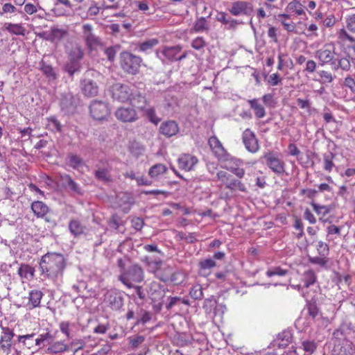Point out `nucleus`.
<instances>
[{
	"label": "nucleus",
	"instance_id": "1",
	"mask_svg": "<svg viewBox=\"0 0 355 355\" xmlns=\"http://www.w3.org/2000/svg\"><path fill=\"white\" fill-rule=\"evenodd\" d=\"M67 261L60 253L48 252L43 255L40 262L42 275L55 279L62 277Z\"/></svg>",
	"mask_w": 355,
	"mask_h": 355
},
{
	"label": "nucleus",
	"instance_id": "2",
	"mask_svg": "<svg viewBox=\"0 0 355 355\" xmlns=\"http://www.w3.org/2000/svg\"><path fill=\"white\" fill-rule=\"evenodd\" d=\"M145 274L143 268L138 263L129 266L123 273H120L118 279L127 288L135 287V284L141 283L144 280Z\"/></svg>",
	"mask_w": 355,
	"mask_h": 355
},
{
	"label": "nucleus",
	"instance_id": "3",
	"mask_svg": "<svg viewBox=\"0 0 355 355\" xmlns=\"http://www.w3.org/2000/svg\"><path fill=\"white\" fill-rule=\"evenodd\" d=\"M121 66L127 73L136 74L141 67L142 59L130 52L124 51L120 55Z\"/></svg>",
	"mask_w": 355,
	"mask_h": 355
},
{
	"label": "nucleus",
	"instance_id": "4",
	"mask_svg": "<svg viewBox=\"0 0 355 355\" xmlns=\"http://www.w3.org/2000/svg\"><path fill=\"white\" fill-rule=\"evenodd\" d=\"M264 164L277 175L282 176L286 172V164L277 153L267 152L261 157Z\"/></svg>",
	"mask_w": 355,
	"mask_h": 355
},
{
	"label": "nucleus",
	"instance_id": "5",
	"mask_svg": "<svg viewBox=\"0 0 355 355\" xmlns=\"http://www.w3.org/2000/svg\"><path fill=\"white\" fill-rule=\"evenodd\" d=\"M315 58L322 67L329 64L331 67L336 60L335 47L331 44H325L315 52Z\"/></svg>",
	"mask_w": 355,
	"mask_h": 355
},
{
	"label": "nucleus",
	"instance_id": "6",
	"mask_svg": "<svg viewBox=\"0 0 355 355\" xmlns=\"http://www.w3.org/2000/svg\"><path fill=\"white\" fill-rule=\"evenodd\" d=\"M89 112L94 120L103 121L110 115L107 103L101 101H93L89 105Z\"/></svg>",
	"mask_w": 355,
	"mask_h": 355
},
{
	"label": "nucleus",
	"instance_id": "7",
	"mask_svg": "<svg viewBox=\"0 0 355 355\" xmlns=\"http://www.w3.org/2000/svg\"><path fill=\"white\" fill-rule=\"evenodd\" d=\"M110 92L113 99L120 102L128 101L132 94V89L128 85L119 83L112 85Z\"/></svg>",
	"mask_w": 355,
	"mask_h": 355
},
{
	"label": "nucleus",
	"instance_id": "8",
	"mask_svg": "<svg viewBox=\"0 0 355 355\" xmlns=\"http://www.w3.org/2000/svg\"><path fill=\"white\" fill-rule=\"evenodd\" d=\"M181 50L182 47L179 45L173 46H164L156 51V55L163 63L166 62H172L176 61V55Z\"/></svg>",
	"mask_w": 355,
	"mask_h": 355
},
{
	"label": "nucleus",
	"instance_id": "9",
	"mask_svg": "<svg viewBox=\"0 0 355 355\" xmlns=\"http://www.w3.org/2000/svg\"><path fill=\"white\" fill-rule=\"evenodd\" d=\"M228 11L234 16L250 15L253 11L252 4L245 1H236L232 3Z\"/></svg>",
	"mask_w": 355,
	"mask_h": 355
},
{
	"label": "nucleus",
	"instance_id": "10",
	"mask_svg": "<svg viewBox=\"0 0 355 355\" xmlns=\"http://www.w3.org/2000/svg\"><path fill=\"white\" fill-rule=\"evenodd\" d=\"M104 302L112 310L118 311L123 305V297L121 293L111 290L105 295Z\"/></svg>",
	"mask_w": 355,
	"mask_h": 355
},
{
	"label": "nucleus",
	"instance_id": "11",
	"mask_svg": "<svg viewBox=\"0 0 355 355\" xmlns=\"http://www.w3.org/2000/svg\"><path fill=\"white\" fill-rule=\"evenodd\" d=\"M128 348L130 350H137L139 352L135 355H146L148 349L144 343L145 337L142 335H135L128 338Z\"/></svg>",
	"mask_w": 355,
	"mask_h": 355
},
{
	"label": "nucleus",
	"instance_id": "12",
	"mask_svg": "<svg viewBox=\"0 0 355 355\" xmlns=\"http://www.w3.org/2000/svg\"><path fill=\"white\" fill-rule=\"evenodd\" d=\"M116 119L124 123L135 122L138 119L136 110L132 107H121L115 112Z\"/></svg>",
	"mask_w": 355,
	"mask_h": 355
},
{
	"label": "nucleus",
	"instance_id": "13",
	"mask_svg": "<svg viewBox=\"0 0 355 355\" xmlns=\"http://www.w3.org/2000/svg\"><path fill=\"white\" fill-rule=\"evenodd\" d=\"M208 143L211 150L220 161L228 160L230 155L216 137H211L209 139Z\"/></svg>",
	"mask_w": 355,
	"mask_h": 355
},
{
	"label": "nucleus",
	"instance_id": "14",
	"mask_svg": "<svg viewBox=\"0 0 355 355\" xmlns=\"http://www.w3.org/2000/svg\"><path fill=\"white\" fill-rule=\"evenodd\" d=\"M243 143L248 151L254 153L259 148L258 140L255 134L250 129H246L242 135Z\"/></svg>",
	"mask_w": 355,
	"mask_h": 355
},
{
	"label": "nucleus",
	"instance_id": "15",
	"mask_svg": "<svg viewBox=\"0 0 355 355\" xmlns=\"http://www.w3.org/2000/svg\"><path fill=\"white\" fill-rule=\"evenodd\" d=\"M43 295V293L41 291H31L28 293V300L23 302V306L28 310L39 307Z\"/></svg>",
	"mask_w": 355,
	"mask_h": 355
},
{
	"label": "nucleus",
	"instance_id": "16",
	"mask_svg": "<svg viewBox=\"0 0 355 355\" xmlns=\"http://www.w3.org/2000/svg\"><path fill=\"white\" fill-rule=\"evenodd\" d=\"M80 89L83 95L91 98L97 95L98 87L96 82L89 78H85L80 82Z\"/></svg>",
	"mask_w": 355,
	"mask_h": 355
},
{
	"label": "nucleus",
	"instance_id": "17",
	"mask_svg": "<svg viewBox=\"0 0 355 355\" xmlns=\"http://www.w3.org/2000/svg\"><path fill=\"white\" fill-rule=\"evenodd\" d=\"M78 99L71 94H64L60 102V106L62 111L65 114H73L77 106Z\"/></svg>",
	"mask_w": 355,
	"mask_h": 355
},
{
	"label": "nucleus",
	"instance_id": "18",
	"mask_svg": "<svg viewBox=\"0 0 355 355\" xmlns=\"http://www.w3.org/2000/svg\"><path fill=\"white\" fill-rule=\"evenodd\" d=\"M83 36L89 48H95L100 44L99 40L93 33V27L91 24H86L83 26Z\"/></svg>",
	"mask_w": 355,
	"mask_h": 355
},
{
	"label": "nucleus",
	"instance_id": "19",
	"mask_svg": "<svg viewBox=\"0 0 355 355\" xmlns=\"http://www.w3.org/2000/svg\"><path fill=\"white\" fill-rule=\"evenodd\" d=\"M3 335L0 339V349L6 354L10 352L11 341L15 334L13 331L8 327H2Z\"/></svg>",
	"mask_w": 355,
	"mask_h": 355
},
{
	"label": "nucleus",
	"instance_id": "20",
	"mask_svg": "<svg viewBox=\"0 0 355 355\" xmlns=\"http://www.w3.org/2000/svg\"><path fill=\"white\" fill-rule=\"evenodd\" d=\"M159 132L166 137H171L179 132L178 124L173 120L164 121L159 127Z\"/></svg>",
	"mask_w": 355,
	"mask_h": 355
},
{
	"label": "nucleus",
	"instance_id": "21",
	"mask_svg": "<svg viewBox=\"0 0 355 355\" xmlns=\"http://www.w3.org/2000/svg\"><path fill=\"white\" fill-rule=\"evenodd\" d=\"M198 159L189 154H183L178 158V166L180 168L189 171L193 169L198 163Z\"/></svg>",
	"mask_w": 355,
	"mask_h": 355
},
{
	"label": "nucleus",
	"instance_id": "22",
	"mask_svg": "<svg viewBox=\"0 0 355 355\" xmlns=\"http://www.w3.org/2000/svg\"><path fill=\"white\" fill-rule=\"evenodd\" d=\"M3 30L7 31L10 35L17 36H24L26 33V28L20 23L5 22L3 24Z\"/></svg>",
	"mask_w": 355,
	"mask_h": 355
},
{
	"label": "nucleus",
	"instance_id": "23",
	"mask_svg": "<svg viewBox=\"0 0 355 355\" xmlns=\"http://www.w3.org/2000/svg\"><path fill=\"white\" fill-rule=\"evenodd\" d=\"M76 55V59L71 58V61L66 65V71L72 76L79 70L80 64L78 61L83 58V53L80 49L74 50L72 52Z\"/></svg>",
	"mask_w": 355,
	"mask_h": 355
},
{
	"label": "nucleus",
	"instance_id": "24",
	"mask_svg": "<svg viewBox=\"0 0 355 355\" xmlns=\"http://www.w3.org/2000/svg\"><path fill=\"white\" fill-rule=\"evenodd\" d=\"M69 230L70 233L74 236L78 237L83 234L86 230V227L78 218H72L69 223Z\"/></svg>",
	"mask_w": 355,
	"mask_h": 355
},
{
	"label": "nucleus",
	"instance_id": "25",
	"mask_svg": "<svg viewBox=\"0 0 355 355\" xmlns=\"http://www.w3.org/2000/svg\"><path fill=\"white\" fill-rule=\"evenodd\" d=\"M132 106L137 107L139 110H144L147 105V101L144 96L138 92L137 90H132V94H131L129 100Z\"/></svg>",
	"mask_w": 355,
	"mask_h": 355
},
{
	"label": "nucleus",
	"instance_id": "26",
	"mask_svg": "<svg viewBox=\"0 0 355 355\" xmlns=\"http://www.w3.org/2000/svg\"><path fill=\"white\" fill-rule=\"evenodd\" d=\"M216 266V262L212 258L200 260L198 263L199 273L207 276L210 273V269Z\"/></svg>",
	"mask_w": 355,
	"mask_h": 355
},
{
	"label": "nucleus",
	"instance_id": "27",
	"mask_svg": "<svg viewBox=\"0 0 355 355\" xmlns=\"http://www.w3.org/2000/svg\"><path fill=\"white\" fill-rule=\"evenodd\" d=\"M31 209L37 218L44 217L49 211L48 206L42 201H35L31 205Z\"/></svg>",
	"mask_w": 355,
	"mask_h": 355
},
{
	"label": "nucleus",
	"instance_id": "28",
	"mask_svg": "<svg viewBox=\"0 0 355 355\" xmlns=\"http://www.w3.org/2000/svg\"><path fill=\"white\" fill-rule=\"evenodd\" d=\"M17 12L21 13L14 5L11 3H5L2 5L0 10V16H3L7 19H11L17 15Z\"/></svg>",
	"mask_w": 355,
	"mask_h": 355
},
{
	"label": "nucleus",
	"instance_id": "29",
	"mask_svg": "<svg viewBox=\"0 0 355 355\" xmlns=\"http://www.w3.org/2000/svg\"><path fill=\"white\" fill-rule=\"evenodd\" d=\"M250 108L254 111V115L258 119L263 118L266 116V110L263 106L259 102L257 98L248 100Z\"/></svg>",
	"mask_w": 355,
	"mask_h": 355
},
{
	"label": "nucleus",
	"instance_id": "30",
	"mask_svg": "<svg viewBox=\"0 0 355 355\" xmlns=\"http://www.w3.org/2000/svg\"><path fill=\"white\" fill-rule=\"evenodd\" d=\"M167 167L163 164H156L151 166L148 171V175L151 178L157 179L160 175L166 173Z\"/></svg>",
	"mask_w": 355,
	"mask_h": 355
},
{
	"label": "nucleus",
	"instance_id": "31",
	"mask_svg": "<svg viewBox=\"0 0 355 355\" xmlns=\"http://www.w3.org/2000/svg\"><path fill=\"white\" fill-rule=\"evenodd\" d=\"M218 21L221 22L224 25L227 26L228 29H235L238 24H239L238 20L227 17V15L225 12H220L219 14Z\"/></svg>",
	"mask_w": 355,
	"mask_h": 355
},
{
	"label": "nucleus",
	"instance_id": "32",
	"mask_svg": "<svg viewBox=\"0 0 355 355\" xmlns=\"http://www.w3.org/2000/svg\"><path fill=\"white\" fill-rule=\"evenodd\" d=\"M35 269L28 264H21L18 270L19 275L24 279L31 280L34 277Z\"/></svg>",
	"mask_w": 355,
	"mask_h": 355
},
{
	"label": "nucleus",
	"instance_id": "33",
	"mask_svg": "<svg viewBox=\"0 0 355 355\" xmlns=\"http://www.w3.org/2000/svg\"><path fill=\"white\" fill-rule=\"evenodd\" d=\"M351 68V64L349 59L346 57L336 58L334 64H333L332 69L337 71L339 69L348 71Z\"/></svg>",
	"mask_w": 355,
	"mask_h": 355
},
{
	"label": "nucleus",
	"instance_id": "34",
	"mask_svg": "<svg viewBox=\"0 0 355 355\" xmlns=\"http://www.w3.org/2000/svg\"><path fill=\"white\" fill-rule=\"evenodd\" d=\"M352 329V327L351 324H342L338 329L334 331V336L338 339L346 338L347 335L350 333Z\"/></svg>",
	"mask_w": 355,
	"mask_h": 355
},
{
	"label": "nucleus",
	"instance_id": "35",
	"mask_svg": "<svg viewBox=\"0 0 355 355\" xmlns=\"http://www.w3.org/2000/svg\"><path fill=\"white\" fill-rule=\"evenodd\" d=\"M290 19V15L287 14H279L277 19L284 26V29L288 32H293L295 29V24L294 22H288L287 19Z\"/></svg>",
	"mask_w": 355,
	"mask_h": 355
},
{
	"label": "nucleus",
	"instance_id": "36",
	"mask_svg": "<svg viewBox=\"0 0 355 355\" xmlns=\"http://www.w3.org/2000/svg\"><path fill=\"white\" fill-rule=\"evenodd\" d=\"M225 187L226 188L229 189L231 191L238 189L242 192L247 191V188L245 187L244 184L242 183L241 181L240 180L232 178V176L230 178V180L225 182Z\"/></svg>",
	"mask_w": 355,
	"mask_h": 355
},
{
	"label": "nucleus",
	"instance_id": "37",
	"mask_svg": "<svg viewBox=\"0 0 355 355\" xmlns=\"http://www.w3.org/2000/svg\"><path fill=\"white\" fill-rule=\"evenodd\" d=\"M335 154L330 151L323 154V168L324 171L328 172H331L332 171L333 168L335 166V164L333 162L334 159L335 158Z\"/></svg>",
	"mask_w": 355,
	"mask_h": 355
},
{
	"label": "nucleus",
	"instance_id": "38",
	"mask_svg": "<svg viewBox=\"0 0 355 355\" xmlns=\"http://www.w3.org/2000/svg\"><path fill=\"white\" fill-rule=\"evenodd\" d=\"M316 280V276L315 272L309 270L306 271L302 277L303 287L308 288L309 286L313 284Z\"/></svg>",
	"mask_w": 355,
	"mask_h": 355
},
{
	"label": "nucleus",
	"instance_id": "39",
	"mask_svg": "<svg viewBox=\"0 0 355 355\" xmlns=\"http://www.w3.org/2000/svg\"><path fill=\"white\" fill-rule=\"evenodd\" d=\"M149 295L153 301L158 300L162 297V291L161 290L160 286L158 283L153 282L150 284Z\"/></svg>",
	"mask_w": 355,
	"mask_h": 355
},
{
	"label": "nucleus",
	"instance_id": "40",
	"mask_svg": "<svg viewBox=\"0 0 355 355\" xmlns=\"http://www.w3.org/2000/svg\"><path fill=\"white\" fill-rule=\"evenodd\" d=\"M62 180L65 183V186L70 189V190L76 193H80V189L78 184L75 182L69 175L62 176Z\"/></svg>",
	"mask_w": 355,
	"mask_h": 355
},
{
	"label": "nucleus",
	"instance_id": "41",
	"mask_svg": "<svg viewBox=\"0 0 355 355\" xmlns=\"http://www.w3.org/2000/svg\"><path fill=\"white\" fill-rule=\"evenodd\" d=\"M53 340V338L49 333H46L44 334H41L39 338L35 340V345L38 347H41V345H49Z\"/></svg>",
	"mask_w": 355,
	"mask_h": 355
},
{
	"label": "nucleus",
	"instance_id": "42",
	"mask_svg": "<svg viewBox=\"0 0 355 355\" xmlns=\"http://www.w3.org/2000/svg\"><path fill=\"white\" fill-rule=\"evenodd\" d=\"M69 165L74 169H78L83 165V159L76 155L70 154L68 156Z\"/></svg>",
	"mask_w": 355,
	"mask_h": 355
},
{
	"label": "nucleus",
	"instance_id": "43",
	"mask_svg": "<svg viewBox=\"0 0 355 355\" xmlns=\"http://www.w3.org/2000/svg\"><path fill=\"white\" fill-rule=\"evenodd\" d=\"M67 35V31L60 28H53L51 33V39L53 42H60Z\"/></svg>",
	"mask_w": 355,
	"mask_h": 355
},
{
	"label": "nucleus",
	"instance_id": "44",
	"mask_svg": "<svg viewBox=\"0 0 355 355\" xmlns=\"http://www.w3.org/2000/svg\"><path fill=\"white\" fill-rule=\"evenodd\" d=\"M159 41L156 38L150 39L147 41L141 42L139 46V50L142 52H146L152 49L154 46L157 45Z\"/></svg>",
	"mask_w": 355,
	"mask_h": 355
},
{
	"label": "nucleus",
	"instance_id": "45",
	"mask_svg": "<svg viewBox=\"0 0 355 355\" xmlns=\"http://www.w3.org/2000/svg\"><path fill=\"white\" fill-rule=\"evenodd\" d=\"M68 346L65 345L63 342L58 341L51 345V347H49V351L53 354L61 353L68 350Z\"/></svg>",
	"mask_w": 355,
	"mask_h": 355
},
{
	"label": "nucleus",
	"instance_id": "46",
	"mask_svg": "<svg viewBox=\"0 0 355 355\" xmlns=\"http://www.w3.org/2000/svg\"><path fill=\"white\" fill-rule=\"evenodd\" d=\"M311 206L317 214L322 215V216H326L330 213L331 210V208L329 206L320 205L315 202H312Z\"/></svg>",
	"mask_w": 355,
	"mask_h": 355
},
{
	"label": "nucleus",
	"instance_id": "47",
	"mask_svg": "<svg viewBox=\"0 0 355 355\" xmlns=\"http://www.w3.org/2000/svg\"><path fill=\"white\" fill-rule=\"evenodd\" d=\"M95 176L98 180L103 182L111 180L110 171L107 168H98L95 171Z\"/></svg>",
	"mask_w": 355,
	"mask_h": 355
},
{
	"label": "nucleus",
	"instance_id": "48",
	"mask_svg": "<svg viewBox=\"0 0 355 355\" xmlns=\"http://www.w3.org/2000/svg\"><path fill=\"white\" fill-rule=\"evenodd\" d=\"M130 150L133 156L138 158L144 155L145 148L139 143H132L130 147Z\"/></svg>",
	"mask_w": 355,
	"mask_h": 355
},
{
	"label": "nucleus",
	"instance_id": "49",
	"mask_svg": "<svg viewBox=\"0 0 355 355\" xmlns=\"http://www.w3.org/2000/svg\"><path fill=\"white\" fill-rule=\"evenodd\" d=\"M189 295L193 300H201L203 297L202 286L200 284L194 285L190 290Z\"/></svg>",
	"mask_w": 355,
	"mask_h": 355
},
{
	"label": "nucleus",
	"instance_id": "50",
	"mask_svg": "<svg viewBox=\"0 0 355 355\" xmlns=\"http://www.w3.org/2000/svg\"><path fill=\"white\" fill-rule=\"evenodd\" d=\"M35 334L19 336L18 342L22 343L24 345H26L28 348H31L33 343H35V340L33 337Z\"/></svg>",
	"mask_w": 355,
	"mask_h": 355
},
{
	"label": "nucleus",
	"instance_id": "51",
	"mask_svg": "<svg viewBox=\"0 0 355 355\" xmlns=\"http://www.w3.org/2000/svg\"><path fill=\"white\" fill-rule=\"evenodd\" d=\"M287 8L291 11L295 12L297 15H302L304 14L302 6L298 1H293L289 3L287 6Z\"/></svg>",
	"mask_w": 355,
	"mask_h": 355
},
{
	"label": "nucleus",
	"instance_id": "52",
	"mask_svg": "<svg viewBox=\"0 0 355 355\" xmlns=\"http://www.w3.org/2000/svg\"><path fill=\"white\" fill-rule=\"evenodd\" d=\"M144 110L145 114L150 122L157 125L160 121V119L157 116L155 110L153 107H150L146 109L145 108Z\"/></svg>",
	"mask_w": 355,
	"mask_h": 355
},
{
	"label": "nucleus",
	"instance_id": "53",
	"mask_svg": "<svg viewBox=\"0 0 355 355\" xmlns=\"http://www.w3.org/2000/svg\"><path fill=\"white\" fill-rule=\"evenodd\" d=\"M288 272V271L287 270L283 269L281 267H274L266 271V275L269 277L274 275L285 276Z\"/></svg>",
	"mask_w": 355,
	"mask_h": 355
},
{
	"label": "nucleus",
	"instance_id": "54",
	"mask_svg": "<svg viewBox=\"0 0 355 355\" xmlns=\"http://www.w3.org/2000/svg\"><path fill=\"white\" fill-rule=\"evenodd\" d=\"M193 29L196 32H201L208 29L205 18L201 17L196 20L193 26Z\"/></svg>",
	"mask_w": 355,
	"mask_h": 355
},
{
	"label": "nucleus",
	"instance_id": "55",
	"mask_svg": "<svg viewBox=\"0 0 355 355\" xmlns=\"http://www.w3.org/2000/svg\"><path fill=\"white\" fill-rule=\"evenodd\" d=\"M303 349L309 354L314 352L317 347V344L314 341L304 340L302 343Z\"/></svg>",
	"mask_w": 355,
	"mask_h": 355
},
{
	"label": "nucleus",
	"instance_id": "56",
	"mask_svg": "<svg viewBox=\"0 0 355 355\" xmlns=\"http://www.w3.org/2000/svg\"><path fill=\"white\" fill-rule=\"evenodd\" d=\"M164 270H165L166 274L160 277L161 280L164 282H168V281L174 282L175 281V279L173 277L174 274L173 272L172 268L170 266H166L164 268Z\"/></svg>",
	"mask_w": 355,
	"mask_h": 355
},
{
	"label": "nucleus",
	"instance_id": "57",
	"mask_svg": "<svg viewBox=\"0 0 355 355\" xmlns=\"http://www.w3.org/2000/svg\"><path fill=\"white\" fill-rule=\"evenodd\" d=\"M279 338L282 340L279 344L280 346H286L292 340V336L289 331H284L279 335Z\"/></svg>",
	"mask_w": 355,
	"mask_h": 355
},
{
	"label": "nucleus",
	"instance_id": "58",
	"mask_svg": "<svg viewBox=\"0 0 355 355\" xmlns=\"http://www.w3.org/2000/svg\"><path fill=\"white\" fill-rule=\"evenodd\" d=\"M317 250H318L319 254L323 257L328 255L329 252L328 245L322 241H319L318 243Z\"/></svg>",
	"mask_w": 355,
	"mask_h": 355
},
{
	"label": "nucleus",
	"instance_id": "59",
	"mask_svg": "<svg viewBox=\"0 0 355 355\" xmlns=\"http://www.w3.org/2000/svg\"><path fill=\"white\" fill-rule=\"evenodd\" d=\"M41 70L48 78L53 79L55 78V73L51 66L42 63Z\"/></svg>",
	"mask_w": 355,
	"mask_h": 355
},
{
	"label": "nucleus",
	"instance_id": "60",
	"mask_svg": "<svg viewBox=\"0 0 355 355\" xmlns=\"http://www.w3.org/2000/svg\"><path fill=\"white\" fill-rule=\"evenodd\" d=\"M319 76L321 78L322 83H330L333 81V76L329 71L322 70L318 72Z\"/></svg>",
	"mask_w": 355,
	"mask_h": 355
},
{
	"label": "nucleus",
	"instance_id": "61",
	"mask_svg": "<svg viewBox=\"0 0 355 355\" xmlns=\"http://www.w3.org/2000/svg\"><path fill=\"white\" fill-rule=\"evenodd\" d=\"M48 125L52 130L61 132L62 130V125L60 121L55 119V117H51L49 120Z\"/></svg>",
	"mask_w": 355,
	"mask_h": 355
},
{
	"label": "nucleus",
	"instance_id": "62",
	"mask_svg": "<svg viewBox=\"0 0 355 355\" xmlns=\"http://www.w3.org/2000/svg\"><path fill=\"white\" fill-rule=\"evenodd\" d=\"M70 323L68 321H62L59 324L60 331L64 334L67 338H71V335L69 331Z\"/></svg>",
	"mask_w": 355,
	"mask_h": 355
},
{
	"label": "nucleus",
	"instance_id": "63",
	"mask_svg": "<svg viewBox=\"0 0 355 355\" xmlns=\"http://www.w3.org/2000/svg\"><path fill=\"white\" fill-rule=\"evenodd\" d=\"M346 27L349 31L355 33V14L349 15L347 18Z\"/></svg>",
	"mask_w": 355,
	"mask_h": 355
},
{
	"label": "nucleus",
	"instance_id": "64",
	"mask_svg": "<svg viewBox=\"0 0 355 355\" xmlns=\"http://www.w3.org/2000/svg\"><path fill=\"white\" fill-rule=\"evenodd\" d=\"M344 85L348 87L353 94H355V80L352 77L347 76L344 80Z\"/></svg>",
	"mask_w": 355,
	"mask_h": 355
}]
</instances>
